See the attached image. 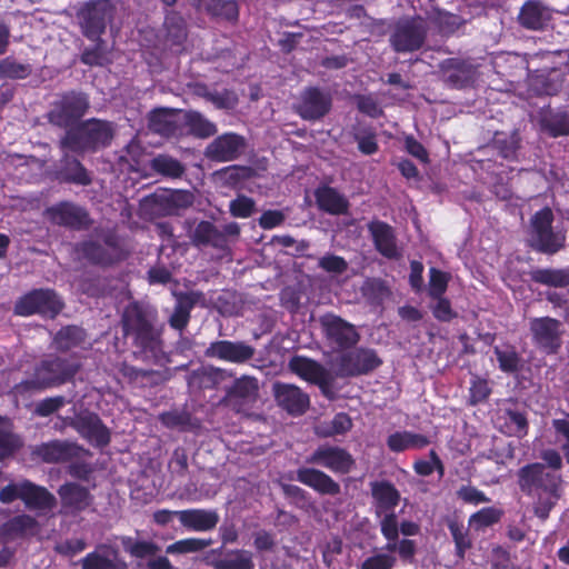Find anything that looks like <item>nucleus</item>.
Masks as SVG:
<instances>
[{
	"label": "nucleus",
	"mask_w": 569,
	"mask_h": 569,
	"mask_svg": "<svg viewBox=\"0 0 569 569\" xmlns=\"http://www.w3.org/2000/svg\"><path fill=\"white\" fill-rule=\"evenodd\" d=\"M158 312L150 305L138 301L124 307L121 327L124 337L131 340L132 353L137 359L158 363L162 356L161 329L157 326Z\"/></svg>",
	"instance_id": "1"
},
{
	"label": "nucleus",
	"mask_w": 569,
	"mask_h": 569,
	"mask_svg": "<svg viewBox=\"0 0 569 569\" xmlns=\"http://www.w3.org/2000/svg\"><path fill=\"white\" fill-rule=\"evenodd\" d=\"M80 369L74 358H63L50 355L34 366L30 378L13 386L14 396H27L52 387L61 386L73 379Z\"/></svg>",
	"instance_id": "2"
},
{
	"label": "nucleus",
	"mask_w": 569,
	"mask_h": 569,
	"mask_svg": "<svg viewBox=\"0 0 569 569\" xmlns=\"http://www.w3.org/2000/svg\"><path fill=\"white\" fill-rule=\"evenodd\" d=\"M113 137L112 122L92 118L68 129L59 140V148L73 153L94 152L108 147Z\"/></svg>",
	"instance_id": "3"
},
{
	"label": "nucleus",
	"mask_w": 569,
	"mask_h": 569,
	"mask_svg": "<svg viewBox=\"0 0 569 569\" xmlns=\"http://www.w3.org/2000/svg\"><path fill=\"white\" fill-rule=\"evenodd\" d=\"M518 486L527 496L547 495L550 499L560 498L562 478L559 473L549 471L541 462L528 463L517 472Z\"/></svg>",
	"instance_id": "4"
},
{
	"label": "nucleus",
	"mask_w": 569,
	"mask_h": 569,
	"mask_svg": "<svg viewBox=\"0 0 569 569\" xmlns=\"http://www.w3.org/2000/svg\"><path fill=\"white\" fill-rule=\"evenodd\" d=\"M240 226L230 222L219 228L208 220H202L191 230L189 238L197 248H213L220 251H228L230 244L238 240Z\"/></svg>",
	"instance_id": "5"
},
{
	"label": "nucleus",
	"mask_w": 569,
	"mask_h": 569,
	"mask_svg": "<svg viewBox=\"0 0 569 569\" xmlns=\"http://www.w3.org/2000/svg\"><path fill=\"white\" fill-rule=\"evenodd\" d=\"M426 20L420 16L398 20L389 36L391 48L398 53H408L419 50L427 38Z\"/></svg>",
	"instance_id": "6"
},
{
	"label": "nucleus",
	"mask_w": 569,
	"mask_h": 569,
	"mask_svg": "<svg viewBox=\"0 0 569 569\" xmlns=\"http://www.w3.org/2000/svg\"><path fill=\"white\" fill-rule=\"evenodd\" d=\"M194 202V196L189 190H164L147 196L141 201L146 213L152 217L178 216Z\"/></svg>",
	"instance_id": "7"
},
{
	"label": "nucleus",
	"mask_w": 569,
	"mask_h": 569,
	"mask_svg": "<svg viewBox=\"0 0 569 569\" xmlns=\"http://www.w3.org/2000/svg\"><path fill=\"white\" fill-rule=\"evenodd\" d=\"M116 7L110 0H91L78 12L81 31L90 40H98L112 21Z\"/></svg>",
	"instance_id": "8"
},
{
	"label": "nucleus",
	"mask_w": 569,
	"mask_h": 569,
	"mask_svg": "<svg viewBox=\"0 0 569 569\" xmlns=\"http://www.w3.org/2000/svg\"><path fill=\"white\" fill-rule=\"evenodd\" d=\"M97 240L83 241L79 250L92 263L108 266L122 258V249L117 233L110 229L96 230Z\"/></svg>",
	"instance_id": "9"
},
{
	"label": "nucleus",
	"mask_w": 569,
	"mask_h": 569,
	"mask_svg": "<svg viewBox=\"0 0 569 569\" xmlns=\"http://www.w3.org/2000/svg\"><path fill=\"white\" fill-rule=\"evenodd\" d=\"M259 390L258 379L243 375L237 378L227 389L224 397L220 400V405L238 415L249 416L259 399Z\"/></svg>",
	"instance_id": "10"
},
{
	"label": "nucleus",
	"mask_w": 569,
	"mask_h": 569,
	"mask_svg": "<svg viewBox=\"0 0 569 569\" xmlns=\"http://www.w3.org/2000/svg\"><path fill=\"white\" fill-rule=\"evenodd\" d=\"M529 332L533 346L547 353L556 355L561 346L565 336L563 323L551 317H535L529 319Z\"/></svg>",
	"instance_id": "11"
},
{
	"label": "nucleus",
	"mask_w": 569,
	"mask_h": 569,
	"mask_svg": "<svg viewBox=\"0 0 569 569\" xmlns=\"http://www.w3.org/2000/svg\"><path fill=\"white\" fill-rule=\"evenodd\" d=\"M318 322L327 345L335 350L350 349L360 340L356 326L340 316L327 312L319 317Z\"/></svg>",
	"instance_id": "12"
},
{
	"label": "nucleus",
	"mask_w": 569,
	"mask_h": 569,
	"mask_svg": "<svg viewBox=\"0 0 569 569\" xmlns=\"http://www.w3.org/2000/svg\"><path fill=\"white\" fill-rule=\"evenodd\" d=\"M90 107L89 98L83 92L69 91L60 96L48 113L49 122L60 128H68L81 119Z\"/></svg>",
	"instance_id": "13"
},
{
	"label": "nucleus",
	"mask_w": 569,
	"mask_h": 569,
	"mask_svg": "<svg viewBox=\"0 0 569 569\" xmlns=\"http://www.w3.org/2000/svg\"><path fill=\"white\" fill-rule=\"evenodd\" d=\"M43 216L51 224L71 230H87L93 223L88 210L72 201L57 202L48 207Z\"/></svg>",
	"instance_id": "14"
},
{
	"label": "nucleus",
	"mask_w": 569,
	"mask_h": 569,
	"mask_svg": "<svg viewBox=\"0 0 569 569\" xmlns=\"http://www.w3.org/2000/svg\"><path fill=\"white\" fill-rule=\"evenodd\" d=\"M63 303L51 289H34L20 298L14 306V312L19 316L39 313L54 318L62 309Z\"/></svg>",
	"instance_id": "15"
},
{
	"label": "nucleus",
	"mask_w": 569,
	"mask_h": 569,
	"mask_svg": "<svg viewBox=\"0 0 569 569\" xmlns=\"http://www.w3.org/2000/svg\"><path fill=\"white\" fill-rule=\"evenodd\" d=\"M381 363L372 349L359 348L340 356L336 362L335 375L340 378L366 375Z\"/></svg>",
	"instance_id": "16"
},
{
	"label": "nucleus",
	"mask_w": 569,
	"mask_h": 569,
	"mask_svg": "<svg viewBox=\"0 0 569 569\" xmlns=\"http://www.w3.org/2000/svg\"><path fill=\"white\" fill-rule=\"evenodd\" d=\"M247 148V140L236 132L217 136L203 151L204 157L213 162H231L241 157Z\"/></svg>",
	"instance_id": "17"
},
{
	"label": "nucleus",
	"mask_w": 569,
	"mask_h": 569,
	"mask_svg": "<svg viewBox=\"0 0 569 569\" xmlns=\"http://www.w3.org/2000/svg\"><path fill=\"white\" fill-rule=\"evenodd\" d=\"M306 462L340 475L349 473L355 467V459L346 449L329 445L319 446L306 458Z\"/></svg>",
	"instance_id": "18"
},
{
	"label": "nucleus",
	"mask_w": 569,
	"mask_h": 569,
	"mask_svg": "<svg viewBox=\"0 0 569 569\" xmlns=\"http://www.w3.org/2000/svg\"><path fill=\"white\" fill-rule=\"evenodd\" d=\"M271 393L279 408L292 417H299L310 407L309 395L292 383L274 381Z\"/></svg>",
	"instance_id": "19"
},
{
	"label": "nucleus",
	"mask_w": 569,
	"mask_h": 569,
	"mask_svg": "<svg viewBox=\"0 0 569 569\" xmlns=\"http://www.w3.org/2000/svg\"><path fill=\"white\" fill-rule=\"evenodd\" d=\"M256 348L243 340H216L204 350V356L234 365H243L253 359Z\"/></svg>",
	"instance_id": "20"
},
{
	"label": "nucleus",
	"mask_w": 569,
	"mask_h": 569,
	"mask_svg": "<svg viewBox=\"0 0 569 569\" xmlns=\"http://www.w3.org/2000/svg\"><path fill=\"white\" fill-rule=\"evenodd\" d=\"M63 423L72 427L97 447H104L110 442V431L96 413L80 412L72 418H66Z\"/></svg>",
	"instance_id": "21"
},
{
	"label": "nucleus",
	"mask_w": 569,
	"mask_h": 569,
	"mask_svg": "<svg viewBox=\"0 0 569 569\" xmlns=\"http://www.w3.org/2000/svg\"><path fill=\"white\" fill-rule=\"evenodd\" d=\"M331 108V96L316 87L306 88L300 96L296 110L305 120H318L325 117Z\"/></svg>",
	"instance_id": "22"
},
{
	"label": "nucleus",
	"mask_w": 569,
	"mask_h": 569,
	"mask_svg": "<svg viewBox=\"0 0 569 569\" xmlns=\"http://www.w3.org/2000/svg\"><path fill=\"white\" fill-rule=\"evenodd\" d=\"M149 129L167 138L182 136V111L171 108L152 110L149 114Z\"/></svg>",
	"instance_id": "23"
},
{
	"label": "nucleus",
	"mask_w": 569,
	"mask_h": 569,
	"mask_svg": "<svg viewBox=\"0 0 569 569\" xmlns=\"http://www.w3.org/2000/svg\"><path fill=\"white\" fill-rule=\"evenodd\" d=\"M173 297L176 302L172 311L168 316V323L172 329L182 332L190 321L191 310L196 305L202 301L203 293L193 290L186 292L174 291Z\"/></svg>",
	"instance_id": "24"
},
{
	"label": "nucleus",
	"mask_w": 569,
	"mask_h": 569,
	"mask_svg": "<svg viewBox=\"0 0 569 569\" xmlns=\"http://www.w3.org/2000/svg\"><path fill=\"white\" fill-rule=\"evenodd\" d=\"M81 450V447L74 442L52 440L36 446L32 452L47 463H58L79 457Z\"/></svg>",
	"instance_id": "25"
},
{
	"label": "nucleus",
	"mask_w": 569,
	"mask_h": 569,
	"mask_svg": "<svg viewBox=\"0 0 569 569\" xmlns=\"http://www.w3.org/2000/svg\"><path fill=\"white\" fill-rule=\"evenodd\" d=\"M552 18V9L540 0H528L520 8L519 24L532 31L545 29Z\"/></svg>",
	"instance_id": "26"
},
{
	"label": "nucleus",
	"mask_w": 569,
	"mask_h": 569,
	"mask_svg": "<svg viewBox=\"0 0 569 569\" xmlns=\"http://www.w3.org/2000/svg\"><path fill=\"white\" fill-rule=\"evenodd\" d=\"M61 507L67 513H76L87 509L92 502L89 490L77 483L67 482L59 487Z\"/></svg>",
	"instance_id": "27"
},
{
	"label": "nucleus",
	"mask_w": 569,
	"mask_h": 569,
	"mask_svg": "<svg viewBox=\"0 0 569 569\" xmlns=\"http://www.w3.org/2000/svg\"><path fill=\"white\" fill-rule=\"evenodd\" d=\"M297 480L320 495L337 496L341 491L340 485L320 469L299 468L297 470Z\"/></svg>",
	"instance_id": "28"
},
{
	"label": "nucleus",
	"mask_w": 569,
	"mask_h": 569,
	"mask_svg": "<svg viewBox=\"0 0 569 569\" xmlns=\"http://www.w3.org/2000/svg\"><path fill=\"white\" fill-rule=\"evenodd\" d=\"M440 70L443 73V80L453 88H463L468 86L475 76V67L458 58L446 59L440 63Z\"/></svg>",
	"instance_id": "29"
},
{
	"label": "nucleus",
	"mask_w": 569,
	"mask_h": 569,
	"mask_svg": "<svg viewBox=\"0 0 569 569\" xmlns=\"http://www.w3.org/2000/svg\"><path fill=\"white\" fill-rule=\"evenodd\" d=\"M177 518L186 529L192 531L213 530L220 520L218 512L210 509L178 510Z\"/></svg>",
	"instance_id": "30"
},
{
	"label": "nucleus",
	"mask_w": 569,
	"mask_h": 569,
	"mask_svg": "<svg viewBox=\"0 0 569 569\" xmlns=\"http://www.w3.org/2000/svg\"><path fill=\"white\" fill-rule=\"evenodd\" d=\"M22 501L28 509L51 511L57 506L56 497L44 487L23 480Z\"/></svg>",
	"instance_id": "31"
},
{
	"label": "nucleus",
	"mask_w": 569,
	"mask_h": 569,
	"mask_svg": "<svg viewBox=\"0 0 569 569\" xmlns=\"http://www.w3.org/2000/svg\"><path fill=\"white\" fill-rule=\"evenodd\" d=\"M369 231L373 238L376 249L382 256L389 259L400 257L393 229L389 224L382 221H373L369 224Z\"/></svg>",
	"instance_id": "32"
},
{
	"label": "nucleus",
	"mask_w": 569,
	"mask_h": 569,
	"mask_svg": "<svg viewBox=\"0 0 569 569\" xmlns=\"http://www.w3.org/2000/svg\"><path fill=\"white\" fill-rule=\"evenodd\" d=\"M63 156L60 160L59 177L68 183L79 186H89L92 182L90 172L74 157L70 156V150H62Z\"/></svg>",
	"instance_id": "33"
},
{
	"label": "nucleus",
	"mask_w": 569,
	"mask_h": 569,
	"mask_svg": "<svg viewBox=\"0 0 569 569\" xmlns=\"http://www.w3.org/2000/svg\"><path fill=\"white\" fill-rule=\"evenodd\" d=\"M566 76L560 69L538 71L530 77V86L538 92L548 96L557 94L565 83Z\"/></svg>",
	"instance_id": "34"
},
{
	"label": "nucleus",
	"mask_w": 569,
	"mask_h": 569,
	"mask_svg": "<svg viewBox=\"0 0 569 569\" xmlns=\"http://www.w3.org/2000/svg\"><path fill=\"white\" fill-rule=\"evenodd\" d=\"M184 126L188 133L198 139H208L218 132L217 124L196 110L182 112V128Z\"/></svg>",
	"instance_id": "35"
},
{
	"label": "nucleus",
	"mask_w": 569,
	"mask_h": 569,
	"mask_svg": "<svg viewBox=\"0 0 569 569\" xmlns=\"http://www.w3.org/2000/svg\"><path fill=\"white\" fill-rule=\"evenodd\" d=\"M316 200L319 208L330 214H345L349 209L347 198L331 187H321L316 190Z\"/></svg>",
	"instance_id": "36"
},
{
	"label": "nucleus",
	"mask_w": 569,
	"mask_h": 569,
	"mask_svg": "<svg viewBox=\"0 0 569 569\" xmlns=\"http://www.w3.org/2000/svg\"><path fill=\"white\" fill-rule=\"evenodd\" d=\"M372 497L376 500V513L380 516L382 512L392 510L400 500V493L388 481L371 483Z\"/></svg>",
	"instance_id": "37"
},
{
	"label": "nucleus",
	"mask_w": 569,
	"mask_h": 569,
	"mask_svg": "<svg viewBox=\"0 0 569 569\" xmlns=\"http://www.w3.org/2000/svg\"><path fill=\"white\" fill-rule=\"evenodd\" d=\"M38 529V521L32 516L19 515L2 525L1 533L7 539L12 540L20 537L34 536Z\"/></svg>",
	"instance_id": "38"
},
{
	"label": "nucleus",
	"mask_w": 569,
	"mask_h": 569,
	"mask_svg": "<svg viewBox=\"0 0 569 569\" xmlns=\"http://www.w3.org/2000/svg\"><path fill=\"white\" fill-rule=\"evenodd\" d=\"M149 167L154 173L168 179H180L186 173V166L167 153L153 157L149 162Z\"/></svg>",
	"instance_id": "39"
},
{
	"label": "nucleus",
	"mask_w": 569,
	"mask_h": 569,
	"mask_svg": "<svg viewBox=\"0 0 569 569\" xmlns=\"http://www.w3.org/2000/svg\"><path fill=\"white\" fill-rule=\"evenodd\" d=\"M216 569H253V555L246 549H233L224 553L222 558L208 562Z\"/></svg>",
	"instance_id": "40"
},
{
	"label": "nucleus",
	"mask_w": 569,
	"mask_h": 569,
	"mask_svg": "<svg viewBox=\"0 0 569 569\" xmlns=\"http://www.w3.org/2000/svg\"><path fill=\"white\" fill-rule=\"evenodd\" d=\"M86 331L78 326L62 327L53 337V347L58 351L67 352L86 341Z\"/></svg>",
	"instance_id": "41"
},
{
	"label": "nucleus",
	"mask_w": 569,
	"mask_h": 569,
	"mask_svg": "<svg viewBox=\"0 0 569 569\" xmlns=\"http://www.w3.org/2000/svg\"><path fill=\"white\" fill-rule=\"evenodd\" d=\"M387 445L391 451L401 452L408 449H421L429 445V440L423 435L402 431L390 435Z\"/></svg>",
	"instance_id": "42"
},
{
	"label": "nucleus",
	"mask_w": 569,
	"mask_h": 569,
	"mask_svg": "<svg viewBox=\"0 0 569 569\" xmlns=\"http://www.w3.org/2000/svg\"><path fill=\"white\" fill-rule=\"evenodd\" d=\"M289 368L293 373L311 383H316L328 371L317 361L305 357H293L289 362Z\"/></svg>",
	"instance_id": "43"
},
{
	"label": "nucleus",
	"mask_w": 569,
	"mask_h": 569,
	"mask_svg": "<svg viewBox=\"0 0 569 569\" xmlns=\"http://www.w3.org/2000/svg\"><path fill=\"white\" fill-rule=\"evenodd\" d=\"M426 19L435 24L439 29L440 33L446 36L456 32L465 22L461 17L441 10L437 7L427 11Z\"/></svg>",
	"instance_id": "44"
},
{
	"label": "nucleus",
	"mask_w": 569,
	"mask_h": 569,
	"mask_svg": "<svg viewBox=\"0 0 569 569\" xmlns=\"http://www.w3.org/2000/svg\"><path fill=\"white\" fill-rule=\"evenodd\" d=\"M163 27L166 39L171 46H181L187 37L188 30L184 19L176 11L166 14Z\"/></svg>",
	"instance_id": "45"
},
{
	"label": "nucleus",
	"mask_w": 569,
	"mask_h": 569,
	"mask_svg": "<svg viewBox=\"0 0 569 569\" xmlns=\"http://www.w3.org/2000/svg\"><path fill=\"white\" fill-rule=\"evenodd\" d=\"M82 569H128V565L118 557L114 551L112 557H109L100 551L88 553L80 560Z\"/></svg>",
	"instance_id": "46"
},
{
	"label": "nucleus",
	"mask_w": 569,
	"mask_h": 569,
	"mask_svg": "<svg viewBox=\"0 0 569 569\" xmlns=\"http://www.w3.org/2000/svg\"><path fill=\"white\" fill-rule=\"evenodd\" d=\"M121 545L126 552L140 560H148L161 550L160 546L153 541L136 540L131 537H122Z\"/></svg>",
	"instance_id": "47"
},
{
	"label": "nucleus",
	"mask_w": 569,
	"mask_h": 569,
	"mask_svg": "<svg viewBox=\"0 0 569 569\" xmlns=\"http://www.w3.org/2000/svg\"><path fill=\"white\" fill-rule=\"evenodd\" d=\"M531 278L535 282L563 288L569 286L568 269H537L532 271Z\"/></svg>",
	"instance_id": "48"
},
{
	"label": "nucleus",
	"mask_w": 569,
	"mask_h": 569,
	"mask_svg": "<svg viewBox=\"0 0 569 569\" xmlns=\"http://www.w3.org/2000/svg\"><path fill=\"white\" fill-rule=\"evenodd\" d=\"M211 539L187 538L169 545L166 552L169 555L197 553L211 546Z\"/></svg>",
	"instance_id": "49"
},
{
	"label": "nucleus",
	"mask_w": 569,
	"mask_h": 569,
	"mask_svg": "<svg viewBox=\"0 0 569 569\" xmlns=\"http://www.w3.org/2000/svg\"><path fill=\"white\" fill-rule=\"evenodd\" d=\"M563 243L565 236L560 232H555L552 229L539 237H531L532 247L543 253H555L563 247Z\"/></svg>",
	"instance_id": "50"
},
{
	"label": "nucleus",
	"mask_w": 569,
	"mask_h": 569,
	"mask_svg": "<svg viewBox=\"0 0 569 569\" xmlns=\"http://www.w3.org/2000/svg\"><path fill=\"white\" fill-rule=\"evenodd\" d=\"M20 446L19 438L12 432L10 421L0 417V460L12 455Z\"/></svg>",
	"instance_id": "51"
},
{
	"label": "nucleus",
	"mask_w": 569,
	"mask_h": 569,
	"mask_svg": "<svg viewBox=\"0 0 569 569\" xmlns=\"http://www.w3.org/2000/svg\"><path fill=\"white\" fill-rule=\"evenodd\" d=\"M495 355L499 362V368L505 372H515L520 367V356L512 346H497L495 347Z\"/></svg>",
	"instance_id": "52"
},
{
	"label": "nucleus",
	"mask_w": 569,
	"mask_h": 569,
	"mask_svg": "<svg viewBox=\"0 0 569 569\" xmlns=\"http://www.w3.org/2000/svg\"><path fill=\"white\" fill-rule=\"evenodd\" d=\"M251 169L249 167L230 166L213 173L214 178L224 187H233L238 182L250 177Z\"/></svg>",
	"instance_id": "53"
},
{
	"label": "nucleus",
	"mask_w": 569,
	"mask_h": 569,
	"mask_svg": "<svg viewBox=\"0 0 569 569\" xmlns=\"http://www.w3.org/2000/svg\"><path fill=\"white\" fill-rule=\"evenodd\" d=\"M520 137L513 131L509 134L496 133L492 144L498 152L506 159H513L519 148Z\"/></svg>",
	"instance_id": "54"
},
{
	"label": "nucleus",
	"mask_w": 569,
	"mask_h": 569,
	"mask_svg": "<svg viewBox=\"0 0 569 569\" xmlns=\"http://www.w3.org/2000/svg\"><path fill=\"white\" fill-rule=\"evenodd\" d=\"M31 71L30 64L18 62L11 57L0 60V78L2 79H24Z\"/></svg>",
	"instance_id": "55"
},
{
	"label": "nucleus",
	"mask_w": 569,
	"mask_h": 569,
	"mask_svg": "<svg viewBox=\"0 0 569 569\" xmlns=\"http://www.w3.org/2000/svg\"><path fill=\"white\" fill-rule=\"evenodd\" d=\"M91 48L83 50L81 61L88 66H104L110 62L106 42L99 37Z\"/></svg>",
	"instance_id": "56"
},
{
	"label": "nucleus",
	"mask_w": 569,
	"mask_h": 569,
	"mask_svg": "<svg viewBox=\"0 0 569 569\" xmlns=\"http://www.w3.org/2000/svg\"><path fill=\"white\" fill-rule=\"evenodd\" d=\"M208 11L213 17L228 21H236L239 13L238 4L233 0H211Z\"/></svg>",
	"instance_id": "57"
},
{
	"label": "nucleus",
	"mask_w": 569,
	"mask_h": 569,
	"mask_svg": "<svg viewBox=\"0 0 569 569\" xmlns=\"http://www.w3.org/2000/svg\"><path fill=\"white\" fill-rule=\"evenodd\" d=\"M448 528L456 545L457 556L460 559H463L466 551L471 547V541L468 538L467 529L455 520H450L448 522Z\"/></svg>",
	"instance_id": "58"
},
{
	"label": "nucleus",
	"mask_w": 569,
	"mask_h": 569,
	"mask_svg": "<svg viewBox=\"0 0 569 569\" xmlns=\"http://www.w3.org/2000/svg\"><path fill=\"white\" fill-rule=\"evenodd\" d=\"M506 426L512 436L522 438L528 432V420L527 417L516 410L506 411Z\"/></svg>",
	"instance_id": "59"
},
{
	"label": "nucleus",
	"mask_w": 569,
	"mask_h": 569,
	"mask_svg": "<svg viewBox=\"0 0 569 569\" xmlns=\"http://www.w3.org/2000/svg\"><path fill=\"white\" fill-rule=\"evenodd\" d=\"M500 516L501 512L495 508H483L470 517L469 525L479 530L498 522Z\"/></svg>",
	"instance_id": "60"
},
{
	"label": "nucleus",
	"mask_w": 569,
	"mask_h": 569,
	"mask_svg": "<svg viewBox=\"0 0 569 569\" xmlns=\"http://www.w3.org/2000/svg\"><path fill=\"white\" fill-rule=\"evenodd\" d=\"M162 423L169 428L187 429L191 426V416L184 410H171L160 416Z\"/></svg>",
	"instance_id": "61"
},
{
	"label": "nucleus",
	"mask_w": 569,
	"mask_h": 569,
	"mask_svg": "<svg viewBox=\"0 0 569 569\" xmlns=\"http://www.w3.org/2000/svg\"><path fill=\"white\" fill-rule=\"evenodd\" d=\"M449 274L436 268L430 269L429 295L432 298L441 297L448 287Z\"/></svg>",
	"instance_id": "62"
},
{
	"label": "nucleus",
	"mask_w": 569,
	"mask_h": 569,
	"mask_svg": "<svg viewBox=\"0 0 569 569\" xmlns=\"http://www.w3.org/2000/svg\"><path fill=\"white\" fill-rule=\"evenodd\" d=\"M553 220V213L551 209L543 208L538 211L531 220L532 226V234L531 237H539L540 234L549 231L551 228V223Z\"/></svg>",
	"instance_id": "63"
},
{
	"label": "nucleus",
	"mask_w": 569,
	"mask_h": 569,
	"mask_svg": "<svg viewBox=\"0 0 569 569\" xmlns=\"http://www.w3.org/2000/svg\"><path fill=\"white\" fill-rule=\"evenodd\" d=\"M552 427L558 441H561V450L569 463V419H553Z\"/></svg>",
	"instance_id": "64"
}]
</instances>
